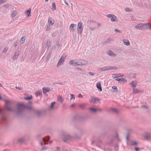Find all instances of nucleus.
<instances>
[{"label":"nucleus","instance_id":"nucleus-31","mask_svg":"<svg viewBox=\"0 0 151 151\" xmlns=\"http://www.w3.org/2000/svg\"><path fill=\"white\" fill-rule=\"evenodd\" d=\"M79 107L81 109H83L85 108V104H80L79 105Z\"/></svg>","mask_w":151,"mask_h":151},{"label":"nucleus","instance_id":"nucleus-28","mask_svg":"<svg viewBox=\"0 0 151 151\" xmlns=\"http://www.w3.org/2000/svg\"><path fill=\"white\" fill-rule=\"evenodd\" d=\"M108 53L110 56H114L115 55V54L113 53V52L111 51H108Z\"/></svg>","mask_w":151,"mask_h":151},{"label":"nucleus","instance_id":"nucleus-3","mask_svg":"<svg viewBox=\"0 0 151 151\" xmlns=\"http://www.w3.org/2000/svg\"><path fill=\"white\" fill-rule=\"evenodd\" d=\"M61 135L63 137V141L65 143L67 142L68 140H70L72 138L71 136L68 133L65 131H62Z\"/></svg>","mask_w":151,"mask_h":151},{"label":"nucleus","instance_id":"nucleus-13","mask_svg":"<svg viewBox=\"0 0 151 151\" xmlns=\"http://www.w3.org/2000/svg\"><path fill=\"white\" fill-rule=\"evenodd\" d=\"M52 19L50 17L49 18L48 20V23L50 26H52L53 25L54 23V21L53 20H52Z\"/></svg>","mask_w":151,"mask_h":151},{"label":"nucleus","instance_id":"nucleus-17","mask_svg":"<svg viewBox=\"0 0 151 151\" xmlns=\"http://www.w3.org/2000/svg\"><path fill=\"white\" fill-rule=\"evenodd\" d=\"M96 87L100 91H102L101 83L100 82H99L97 84Z\"/></svg>","mask_w":151,"mask_h":151},{"label":"nucleus","instance_id":"nucleus-51","mask_svg":"<svg viewBox=\"0 0 151 151\" xmlns=\"http://www.w3.org/2000/svg\"><path fill=\"white\" fill-rule=\"evenodd\" d=\"M135 150L136 151H139V150L140 149V148H139L138 147H135L134 148Z\"/></svg>","mask_w":151,"mask_h":151},{"label":"nucleus","instance_id":"nucleus-38","mask_svg":"<svg viewBox=\"0 0 151 151\" xmlns=\"http://www.w3.org/2000/svg\"><path fill=\"white\" fill-rule=\"evenodd\" d=\"M8 49L7 47H6L3 51V53H6Z\"/></svg>","mask_w":151,"mask_h":151},{"label":"nucleus","instance_id":"nucleus-1","mask_svg":"<svg viewBox=\"0 0 151 151\" xmlns=\"http://www.w3.org/2000/svg\"><path fill=\"white\" fill-rule=\"evenodd\" d=\"M5 103L6 104V109L7 111H13L17 116H19L22 115L24 109L26 108L25 106L23 104H19L17 105V108L16 109L11 108L9 107L11 105L13 102L12 101H10L5 99L4 100Z\"/></svg>","mask_w":151,"mask_h":151},{"label":"nucleus","instance_id":"nucleus-53","mask_svg":"<svg viewBox=\"0 0 151 151\" xmlns=\"http://www.w3.org/2000/svg\"><path fill=\"white\" fill-rule=\"evenodd\" d=\"M5 1L4 0H0V5L2 3H4Z\"/></svg>","mask_w":151,"mask_h":151},{"label":"nucleus","instance_id":"nucleus-49","mask_svg":"<svg viewBox=\"0 0 151 151\" xmlns=\"http://www.w3.org/2000/svg\"><path fill=\"white\" fill-rule=\"evenodd\" d=\"M76 65H82V63L81 62H78L76 63Z\"/></svg>","mask_w":151,"mask_h":151},{"label":"nucleus","instance_id":"nucleus-58","mask_svg":"<svg viewBox=\"0 0 151 151\" xmlns=\"http://www.w3.org/2000/svg\"><path fill=\"white\" fill-rule=\"evenodd\" d=\"M73 60H70L69 61V63L70 64H71L72 65H73Z\"/></svg>","mask_w":151,"mask_h":151},{"label":"nucleus","instance_id":"nucleus-37","mask_svg":"<svg viewBox=\"0 0 151 151\" xmlns=\"http://www.w3.org/2000/svg\"><path fill=\"white\" fill-rule=\"evenodd\" d=\"M111 40V38H109L107 40H106L104 42V44H106V43H107L109 42H110Z\"/></svg>","mask_w":151,"mask_h":151},{"label":"nucleus","instance_id":"nucleus-54","mask_svg":"<svg viewBox=\"0 0 151 151\" xmlns=\"http://www.w3.org/2000/svg\"><path fill=\"white\" fill-rule=\"evenodd\" d=\"M73 65H76V63L74 61L75 60H73Z\"/></svg>","mask_w":151,"mask_h":151},{"label":"nucleus","instance_id":"nucleus-26","mask_svg":"<svg viewBox=\"0 0 151 151\" xmlns=\"http://www.w3.org/2000/svg\"><path fill=\"white\" fill-rule=\"evenodd\" d=\"M58 100L61 103H62L63 99L62 96H59L58 99Z\"/></svg>","mask_w":151,"mask_h":151},{"label":"nucleus","instance_id":"nucleus-7","mask_svg":"<svg viewBox=\"0 0 151 151\" xmlns=\"http://www.w3.org/2000/svg\"><path fill=\"white\" fill-rule=\"evenodd\" d=\"M66 57V55H62L61 58L60 60H59L58 63H57V66H58L59 65H60L62 64L64 62V59Z\"/></svg>","mask_w":151,"mask_h":151},{"label":"nucleus","instance_id":"nucleus-41","mask_svg":"<svg viewBox=\"0 0 151 151\" xmlns=\"http://www.w3.org/2000/svg\"><path fill=\"white\" fill-rule=\"evenodd\" d=\"M112 88L114 90V91H117V87L116 86H113L112 87Z\"/></svg>","mask_w":151,"mask_h":151},{"label":"nucleus","instance_id":"nucleus-45","mask_svg":"<svg viewBox=\"0 0 151 151\" xmlns=\"http://www.w3.org/2000/svg\"><path fill=\"white\" fill-rule=\"evenodd\" d=\"M56 45L58 47H60V45L59 42H56Z\"/></svg>","mask_w":151,"mask_h":151},{"label":"nucleus","instance_id":"nucleus-43","mask_svg":"<svg viewBox=\"0 0 151 151\" xmlns=\"http://www.w3.org/2000/svg\"><path fill=\"white\" fill-rule=\"evenodd\" d=\"M82 65H84L88 63V62L86 60H84L83 62H81Z\"/></svg>","mask_w":151,"mask_h":151},{"label":"nucleus","instance_id":"nucleus-8","mask_svg":"<svg viewBox=\"0 0 151 151\" xmlns=\"http://www.w3.org/2000/svg\"><path fill=\"white\" fill-rule=\"evenodd\" d=\"M89 109L91 112L93 113H96L97 111L101 112L102 111L101 109L100 108H96L93 107L90 108Z\"/></svg>","mask_w":151,"mask_h":151},{"label":"nucleus","instance_id":"nucleus-19","mask_svg":"<svg viewBox=\"0 0 151 151\" xmlns=\"http://www.w3.org/2000/svg\"><path fill=\"white\" fill-rule=\"evenodd\" d=\"M24 139L22 138H19L18 140V142L20 144H21L24 142Z\"/></svg>","mask_w":151,"mask_h":151},{"label":"nucleus","instance_id":"nucleus-12","mask_svg":"<svg viewBox=\"0 0 151 151\" xmlns=\"http://www.w3.org/2000/svg\"><path fill=\"white\" fill-rule=\"evenodd\" d=\"M35 113L37 116L40 117L41 116L42 111L41 110H36L35 111Z\"/></svg>","mask_w":151,"mask_h":151},{"label":"nucleus","instance_id":"nucleus-30","mask_svg":"<svg viewBox=\"0 0 151 151\" xmlns=\"http://www.w3.org/2000/svg\"><path fill=\"white\" fill-rule=\"evenodd\" d=\"M32 98V96H27V97H24V99L26 100H29L31 99Z\"/></svg>","mask_w":151,"mask_h":151},{"label":"nucleus","instance_id":"nucleus-40","mask_svg":"<svg viewBox=\"0 0 151 151\" xmlns=\"http://www.w3.org/2000/svg\"><path fill=\"white\" fill-rule=\"evenodd\" d=\"M144 137L147 140H149L150 139V137L148 135H145Z\"/></svg>","mask_w":151,"mask_h":151},{"label":"nucleus","instance_id":"nucleus-46","mask_svg":"<svg viewBox=\"0 0 151 151\" xmlns=\"http://www.w3.org/2000/svg\"><path fill=\"white\" fill-rule=\"evenodd\" d=\"M114 30H115V31L116 32H117L118 33H121V32L120 30H118L117 29H114Z\"/></svg>","mask_w":151,"mask_h":151},{"label":"nucleus","instance_id":"nucleus-5","mask_svg":"<svg viewBox=\"0 0 151 151\" xmlns=\"http://www.w3.org/2000/svg\"><path fill=\"white\" fill-rule=\"evenodd\" d=\"M101 99H100L98 98L97 97H94L93 96H92L91 97L90 99H89V101L90 102H92L93 103H97L98 102H99L101 101Z\"/></svg>","mask_w":151,"mask_h":151},{"label":"nucleus","instance_id":"nucleus-34","mask_svg":"<svg viewBox=\"0 0 151 151\" xmlns=\"http://www.w3.org/2000/svg\"><path fill=\"white\" fill-rule=\"evenodd\" d=\"M55 103L56 102H53L51 103L50 108V109H51L53 108L54 105Z\"/></svg>","mask_w":151,"mask_h":151},{"label":"nucleus","instance_id":"nucleus-39","mask_svg":"<svg viewBox=\"0 0 151 151\" xmlns=\"http://www.w3.org/2000/svg\"><path fill=\"white\" fill-rule=\"evenodd\" d=\"M52 6L54 10H55L56 9V5L55 3H52Z\"/></svg>","mask_w":151,"mask_h":151},{"label":"nucleus","instance_id":"nucleus-25","mask_svg":"<svg viewBox=\"0 0 151 151\" xmlns=\"http://www.w3.org/2000/svg\"><path fill=\"white\" fill-rule=\"evenodd\" d=\"M107 66L105 67L104 68H99V70L100 71H105L106 70H107Z\"/></svg>","mask_w":151,"mask_h":151},{"label":"nucleus","instance_id":"nucleus-63","mask_svg":"<svg viewBox=\"0 0 151 151\" xmlns=\"http://www.w3.org/2000/svg\"><path fill=\"white\" fill-rule=\"evenodd\" d=\"M64 2H65V3L66 4H67L68 5V4L67 2V1H64Z\"/></svg>","mask_w":151,"mask_h":151},{"label":"nucleus","instance_id":"nucleus-59","mask_svg":"<svg viewBox=\"0 0 151 151\" xmlns=\"http://www.w3.org/2000/svg\"><path fill=\"white\" fill-rule=\"evenodd\" d=\"M47 149V148L45 147H42L41 149V150H46Z\"/></svg>","mask_w":151,"mask_h":151},{"label":"nucleus","instance_id":"nucleus-50","mask_svg":"<svg viewBox=\"0 0 151 151\" xmlns=\"http://www.w3.org/2000/svg\"><path fill=\"white\" fill-rule=\"evenodd\" d=\"M70 96H71L70 99H75V97H74V96L73 94H71Z\"/></svg>","mask_w":151,"mask_h":151},{"label":"nucleus","instance_id":"nucleus-6","mask_svg":"<svg viewBox=\"0 0 151 151\" xmlns=\"http://www.w3.org/2000/svg\"><path fill=\"white\" fill-rule=\"evenodd\" d=\"M50 139V137L49 136L43 138L42 139L43 142H41L40 143V144L41 146H43L44 145H46L47 144L46 142H47L49 141Z\"/></svg>","mask_w":151,"mask_h":151},{"label":"nucleus","instance_id":"nucleus-32","mask_svg":"<svg viewBox=\"0 0 151 151\" xmlns=\"http://www.w3.org/2000/svg\"><path fill=\"white\" fill-rule=\"evenodd\" d=\"M137 145V143L134 141H132L131 143V145L132 146L136 145Z\"/></svg>","mask_w":151,"mask_h":151},{"label":"nucleus","instance_id":"nucleus-21","mask_svg":"<svg viewBox=\"0 0 151 151\" xmlns=\"http://www.w3.org/2000/svg\"><path fill=\"white\" fill-rule=\"evenodd\" d=\"M130 84L131 85L132 87L134 88L135 87L137 86V83L134 81H132L130 83Z\"/></svg>","mask_w":151,"mask_h":151},{"label":"nucleus","instance_id":"nucleus-14","mask_svg":"<svg viewBox=\"0 0 151 151\" xmlns=\"http://www.w3.org/2000/svg\"><path fill=\"white\" fill-rule=\"evenodd\" d=\"M106 68L107 70H117V68L116 67H114L113 66H107Z\"/></svg>","mask_w":151,"mask_h":151},{"label":"nucleus","instance_id":"nucleus-44","mask_svg":"<svg viewBox=\"0 0 151 151\" xmlns=\"http://www.w3.org/2000/svg\"><path fill=\"white\" fill-rule=\"evenodd\" d=\"M125 10L127 12H129L131 11V9L128 8H126L125 9Z\"/></svg>","mask_w":151,"mask_h":151},{"label":"nucleus","instance_id":"nucleus-55","mask_svg":"<svg viewBox=\"0 0 151 151\" xmlns=\"http://www.w3.org/2000/svg\"><path fill=\"white\" fill-rule=\"evenodd\" d=\"M16 88L17 89H19V90H22V88L21 87H16Z\"/></svg>","mask_w":151,"mask_h":151},{"label":"nucleus","instance_id":"nucleus-24","mask_svg":"<svg viewBox=\"0 0 151 151\" xmlns=\"http://www.w3.org/2000/svg\"><path fill=\"white\" fill-rule=\"evenodd\" d=\"M46 47L47 48V49H49L50 45V41H47L46 43Z\"/></svg>","mask_w":151,"mask_h":151},{"label":"nucleus","instance_id":"nucleus-64","mask_svg":"<svg viewBox=\"0 0 151 151\" xmlns=\"http://www.w3.org/2000/svg\"><path fill=\"white\" fill-rule=\"evenodd\" d=\"M90 29L91 30H93L94 29H95V28L94 27H93L92 28H90Z\"/></svg>","mask_w":151,"mask_h":151},{"label":"nucleus","instance_id":"nucleus-47","mask_svg":"<svg viewBox=\"0 0 151 151\" xmlns=\"http://www.w3.org/2000/svg\"><path fill=\"white\" fill-rule=\"evenodd\" d=\"M82 23L81 22H79L78 24V27H81Z\"/></svg>","mask_w":151,"mask_h":151},{"label":"nucleus","instance_id":"nucleus-33","mask_svg":"<svg viewBox=\"0 0 151 151\" xmlns=\"http://www.w3.org/2000/svg\"><path fill=\"white\" fill-rule=\"evenodd\" d=\"M124 44L127 45H129L130 43L129 41L127 40H126L124 41Z\"/></svg>","mask_w":151,"mask_h":151},{"label":"nucleus","instance_id":"nucleus-42","mask_svg":"<svg viewBox=\"0 0 151 151\" xmlns=\"http://www.w3.org/2000/svg\"><path fill=\"white\" fill-rule=\"evenodd\" d=\"M51 26L49 25H48L47 26L46 28V31H49L50 29V26Z\"/></svg>","mask_w":151,"mask_h":151},{"label":"nucleus","instance_id":"nucleus-10","mask_svg":"<svg viewBox=\"0 0 151 151\" xmlns=\"http://www.w3.org/2000/svg\"><path fill=\"white\" fill-rule=\"evenodd\" d=\"M115 80L118 82H120V83L122 82V83H126L127 82V80L125 79L124 78H116Z\"/></svg>","mask_w":151,"mask_h":151},{"label":"nucleus","instance_id":"nucleus-61","mask_svg":"<svg viewBox=\"0 0 151 151\" xmlns=\"http://www.w3.org/2000/svg\"><path fill=\"white\" fill-rule=\"evenodd\" d=\"M142 107L146 109H148V107L146 105H144L142 106Z\"/></svg>","mask_w":151,"mask_h":151},{"label":"nucleus","instance_id":"nucleus-56","mask_svg":"<svg viewBox=\"0 0 151 151\" xmlns=\"http://www.w3.org/2000/svg\"><path fill=\"white\" fill-rule=\"evenodd\" d=\"M9 6L8 4H5L4 5V6L6 8H8Z\"/></svg>","mask_w":151,"mask_h":151},{"label":"nucleus","instance_id":"nucleus-16","mask_svg":"<svg viewBox=\"0 0 151 151\" xmlns=\"http://www.w3.org/2000/svg\"><path fill=\"white\" fill-rule=\"evenodd\" d=\"M50 90V88H43L42 89L43 92L44 94L48 92Z\"/></svg>","mask_w":151,"mask_h":151},{"label":"nucleus","instance_id":"nucleus-23","mask_svg":"<svg viewBox=\"0 0 151 151\" xmlns=\"http://www.w3.org/2000/svg\"><path fill=\"white\" fill-rule=\"evenodd\" d=\"M19 55V53L18 52H16L15 53V54L13 56V59H17Z\"/></svg>","mask_w":151,"mask_h":151},{"label":"nucleus","instance_id":"nucleus-2","mask_svg":"<svg viewBox=\"0 0 151 151\" xmlns=\"http://www.w3.org/2000/svg\"><path fill=\"white\" fill-rule=\"evenodd\" d=\"M0 114L1 119L0 126L5 128L9 126V124L6 117V114L4 113L3 109L1 108H0Z\"/></svg>","mask_w":151,"mask_h":151},{"label":"nucleus","instance_id":"nucleus-52","mask_svg":"<svg viewBox=\"0 0 151 151\" xmlns=\"http://www.w3.org/2000/svg\"><path fill=\"white\" fill-rule=\"evenodd\" d=\"M78 97L79 98H82L83 97V96L81 93H79L78 95Z\"/></svg>","mask_w":151,"mask_h":151},{"label":"nucleus","instance_id":"nucleus-27","mask_svg":"<svg viewBox=\"0 0 151 151\" xmlns=\"http://www.w3.org/2000/svg\"><path fill=\"white\" fill-rule=\"evenodd\" d=\"M74 24H71L70 25V28L71 31H72L73 32H74V29H73L74 27Z\"/></svg>","mask_w":151,"mask_h":151},{"label":"nucleus","instance_id":"nucleus-9","mask_svg":"<svg viewBox=\"0 0 151 151\" xmlns=\"http://www.w3.org/2000/svg\"><path fill=\"white\" fill-rule=\"evenodd\" d=\"M107 16L111 19V21L112 22H115L117 18L114 15L111 14H109L107 15Z\"/></svg>","mask_w":151,"mask_h":151},{"label":"nucleus","instance_id":"nucleus-36","mask_svg":"<svg viewBox=\"0 0 151 151\" xmlns=\"http://www.w3.org/2000/svg\"><path fill=\"white\" fill-rule=\"evenodd\" d=\"M25 39L24 37H22L20 40V43H23L24 42Z\"/></svg>","mask_w":151,"mask_h":151},{"label":"nucleus","instance_id":"nucleus-35","mask_svg":"<svg viewBox=\"0 0 151 151\" xmlns=\"http://www.w3.org/2000/svg\"><path fill=\"white\" fill-rule=\"evenodd\" d=\"M51 54H52L51 52H49V53L48 55L47 56V58H46V60L47 61H48L49 60V59L50 57V56H51Z\"/></svg>","mask_w":151,"mask_h":151},{"label":"nucleus","instance_id":"nucleus-15","mask_svg":"<svg viewBox=\"0 0 151 151\" xmlns=\"http://www.w3.org/2000/svg\"><path fill=\"white\" fill-rule=\"evenodd\" d=\"M133 91L134 93H142V91L141 90H139L137 88H134L133 89Z\"/></svg>","mask_w":151,"mask_h":151},{"label":"nucleus","instance_id":"nucleus-57","mask_svg":"<svg viewBox=\"0 0 151 151\" xmlns=\"http://www.w3.org/2000/svg\"><path fill=\"white\" fill-rule=\"evenodd\" d=\"M18 43H19L18 42H16L14 44V47H16L18 45Z\"/></svg>","mask_w":151,"mask_h":151},{"label":"nucleus","instance_id":"nucleus-22","mask_svg":"<svg viewBox=\"0 0 151 151\" xmlns=\"http://www.w3.org/2000/svg\"><path fill=\"white\" fill-rule=\"evenodd\" d=\"M83 28L82 27H78L77 30L78 32L81 34L83 30Z\"/></svg>","mask_w":151,"mask_h":151},{"label":"nucleus","instance_id":"nucleus-48","mask_svg":"<svg viewBox=\"0 0 151 151\" xmlns=\"http://www.w3.org/2000/svg\"><path fill=\"white\" fill-rule=\"evenodd\" d=\"M37 93H38V94L39 95V96H42L41 91H38Z\"/></svg>","mask_w":151,"mask_h":151},{"label":"nucleus","instance_id":"nucleus-18","mask_svg":"<svg viewBox=\"0 0 151 151\" xmlns=\"http://www.w3.org/2000/svg\"><path fill=\"white\" fill-rule=\"evenodd\" d=\"M110 111L115 113H118V111L117 109L115 108H111L110 109Z\"/></svg>","mask_w":151,"mask_h":151},{"label":"nucleus","instance_id":"nucleus-4","mask_svg":"<svg viewBox=\"0 0 151 151\" xmlns=\"http://www.w3.org/2000/svg\"><path fill=\"white\" fill-rule=\"evenodd\" d=\"M135 27L140 29H146L149 28V25L148 23H141L137 25Z\"/></svg>","mask_w":151,"mask_h":151},{"label":"nucleus","instance_id":"nucleus-29","mask_svg":"<svg viewBox=\"0 0 151 151\" xmlns=\"http://www.w3.org/2000/svg\"><path fill=\"white\" fill-rule=\"evenodd\" d=\"M17 13L16 11H14L11 14V15L12 17H15L17 14Z\"/></svg>","mask_w":151,"mask_h":151},{"label":"nucleus","instance_id":"nucleus-11","mask_svg":"<svg viewBox=\"0 0 151 151\" xmlns=\"http://www.w3.org/2000/svg\"><path fill=\"white\" fill-rule=\"evenodd\" d=\"M124 75L123 74H112V77L114 78L117 77H122L124 76Z\"/></svg>","mask_w":151,"mask_h":151},{"label":"nucleus","instance_id":"nucleus-62","mask_svg":"<svg viewBox=\"0 0 151 151\" xmlns=\"http://www.w3.org/2000/svg\"><path fill=\"white\" fill-rule=\"evenodd\" d=\"M43 134L42 133H40L37 135V136L40 137Z\"/></svg>","mask_w":151,"mask_h":151},{"label":"nucleus","instance_id":"nucleus-20","mask_svg":"<svg viewBox=\"0 0 151 151\" xmlns=\"http://www.w3.org/2000/svg\"><path fill=\"white\" fill-rule=\"evenodd\" d=\"M31 9L29 8L26 11V14L27 15V16H31Z\"/></svg>","mask_w":151,"mask_h":151},{"label":"nucleus","instance_id":"nucleus-60","mask_svg":"<svg viewBox=\"0 0 151 151\" xmlns=\"http://www.w3.org/2000/svg\"><path fill=\"white\" fill-rule=\"evenodd\" d=\"M89 74L91 76H93L94 75V73H93L91 72H89Z\"/></svg>","mask_w":151,"mask_h":151}]
</instances>
